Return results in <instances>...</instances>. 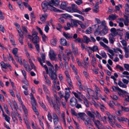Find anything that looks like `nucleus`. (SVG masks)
I'll return each instance as SVG.
<instances>
[{
    "instance_id": "obj_15",
    "label": "nucleus",
    "mask_w": 129,
    "mask_h": 129,
    "mask_svg": "<svg viewBox=\"0 0 129 129\" xmlns=\"http://www.w3.org/2000/svg\"><path fill=\"white\" fill-rule=\"evenodd\" d=\"M118 16L115 14H112L109 16L108 18H107V19L110 20H115L116 18H117Z\"/></svg>"
},
{
    "instance_id": "obj_8",
    "label": "nucleus",
    "mask_w": 129,
    "mask_h": 129,
    "mask_svg": "<svg viewBox=\"0 0 129 129\" xmlns=\"http://www.w3.org/2000/svg\"><path fill=\"white\" fill-rule=\"evenodd\" d=\"M49 76L52 80L53 79H57V74L56 72L55 71L53 72L49 73Z\"/></svg>"
},
{
    "instance_id": "obj_32",
    "label": "nucleus",
    "mask_w": 129,
    "mask_h": 129,
    "mask_svg": "<svg viewBox=\"0 0 129 129\" xmlns=\"http://www.w3.org/2000/svg\"><path fill=\"white\" fill-rule=\"evenodd\" d=\"M83 39L84 41V42L88 44L89 42H91L90 39L87 36H83Z\"/></svg>"
},
{
    "instance_id": "obj_1",
    "label": "nucleus",
    "mask_w": 129,
    "mask_h": 129,
    "mask_svg": "<svg viewBox=\"0 0 129 129\" xmlns=\"http://www.w3.org/2000/svg\"><path fill=\"white\" fill-rule=\"evenodd\" d=\"M52 1H45L41 3V6L44 12L47 11L48 9L52 11L55 12L56 11V9L52 6Z\"/></svg>"
},
{
    "instance_id": "obj_7",
    "label": "nucleus",
    "mask_w": 129,
    "mask_h": 129,
    "mask_svg": "<svg viewBox=\"0 0 129 129\" xmlns=\"http://www.w3.org/2000/svg\"><path fill=\"white\" fill-rule=\"evenodd\" d=\"M77 104V99L74 97H72L70 100V104L72 107L75 106Z\"/></svg>"
},
{
    "instance_id": "obj_9",
    "label": "nucleus",
    "mask_w": 129,
    "mask_h": 129,
    "mask_svg": "<svg viewBox=\"0 0 129 129\" xmlns=\"http://www.w3.org/2000/svg\"><path fill=\"white\" fill-rule=\"evenodd\" d=\"M110 31L111 33L109 34H112L113 36L114 37H115L118 35V31H117L115 28H112L110 29Z\"/></svg>"
},
{
    "instance_id": "obj_52",
    "label": "nucleus",
    "mask_w": 129,
    "mask_h": 129,
    "mask_svg": "<svg viewBox=\"0 0 129 129\" xmlns=\"http://www.w3.org/2000/svg\"><path fill=\"white\" fill-rule=\"evenodd\" d=\"M43 88L44 91L46 93H49V91L47 87L44 85H43Z\"/></svg>"
},
{
    "instance_id": "obj_46",
    "label": "nucleus",
    "mask_w": 129,
    "mask_h": 129,
    "mask_svg": "<svg viewBox=\"0 0 129 129\" xmlns=\"http://www.w3.org/2000/svg\"><path fill=\"white\" fill-rule=\"evenodd\" d=\"M97 116L99 119H101L102 120H103L104 122V120H105L106 119V117L105 116H104V117H103L102 119L101 118V115L99 113L97 114Z\"/></svg>"
},
{
    "instance_id": "obj_42",
    "label": "nucleus",
    "mask_w": 129,
    "mask_h": 129,
    "mask_svg": "<svg viewBox=\"0 0 129 129\" xmlns=\"http://www.w3.org/2000/svg\"><path fill=\"white\" fill-rule=\"evenodd\" d=\"M48 102L50 103L51 106L52 107L53 106V105L55 104L53 102L54 101V100L53 98H52L49 101H48Z\"/></svg>"
},
{
    "instance_id": "obj_33",
    "label": "nucleus",
    "mask_w": 129,
    "mask_h": 129,
    "mask_svg": "<svg viewBox=\"0 0 129 129\" xmlns=\"http://www.w3.org/2000/svg\"><path fill=\"white\" fill-rule=\"evenodd\" d=\"M52 107L54 108L56 111H57L60 107V105L58 104H55Z\"/></svg>"
},
{
    "instance_id": "obj_62",
    "label": "nucleus",
    "mask_w": 129,
    "mask_h": 129,
    "mask_svg": "<svg viewBox=\"0 0 129 129\" xmlns=\"http://www.w3.org/2000/svg\"><path fill=\"white\" fill-rule=\"evenodd\" d=\"M21 28L24 33H27V29L26 28L25 26H21Z\"/></svg>"
},
{
    "instance_id": "obj_22",
    "label": "nucleus",
    "mask_w": 129,
    "mask_h": 129,
    "mask_svg": "<svg viewBox=\"0 0 129 129\" xmlns=\"http://www.w3.org/2000/svg\"><path fill=\"white\" fill-rule=\"evenodd\" d=\"M108 32V29L107 27H105L101 31V35L104 36Z\"/></svg>"
},
{
    "instance_id": "obj_5",
    "label": "nucleus",
    "mask_w": 129,
    "mask_h": 129,
    "mask_svg": "<svg viewBox=\"0 0 129 129\" xmlns=\"http://www.w3.org/2000/svg\"><path fill=\"white\" fill-rule=\"evenodd\" d=\"M36 28L38 30H39L40 34L42 35L43 41L44 42H45L47 39V37L45 35L43 34V32L40 28L38 26H37Z\"/></svg>"
},
{
    "instance_id": "obj_55",
    "label": "nucleus",
    "mask_w": 129,
    "mask_h": 129,
    "mask_svg": "<svg viewBox=\"0 0 129 129\" xmlns=\"http://www.w3.org/2000/svg\"><path fill=\"white\" fill-rule=\"evenodd\" d=\"M123 47H126L127 45V43L126 41L124 40H122L120 41Z\"/></svg>"
},
{
    "instance_id": "obj_29",
    "label": "nucleus",
    "mask_w": 129,
    "mask_h": 129,
    "mask_svg": "<svg viewBox=\"0 0 129 129\" xmlns=\"http://www.w3.org/2000/svg\"><path fill=\"white\" fill-rule=\"evenodd\" d=\"M18 49L17 48H15L12 50V53L14 55L15 57H16V58H17L18 56L17 55L18 51Z\"/></svg>"
},
{
    "instance_id": "obj_53",
    "label": "nucleus",
    "mask_w": 129,
    "mask_h": 129,
    "mask_svg": "<svg viewBox=\"0 0 129 129\" xmlns=\"http://www.w3.org/2000/svg\"><path fill=\"white\" fill-rule=\"evenodd\" d=\"M16 29L19 34L23 33V32L21 29L20 25L16 27Z\"/></svg>"
},
{
    "instance_id": "obj_6",
    "label": "nucleus",
    "mask_w": 129,
    "mask_h": 129,
    "mask_svg": "<svg viewBox=\"0 0 129 129\" xmlns=\"http://www.w3.org/2000/svg\"><path fill=\"white\" fill-rule=\"evenodd\" d=\"M49 55L50 58L51 60H53L55 59L56 55L53 50H50Z\"/></svg>"
},
{
    "instance_id": "obj_25",
    "label": "nucleus",
    "mask_w": 129,
    "mask_h": 129,
    "mask_svg": "<svg viewBox=\"0 0 129 129\" xmlns=\"http://www.w3.org/2000/svg\"><path fill=\"white\" fill-rule=\"evenodd\" d=\"M88 48L92 51L93 52L98 50V47L96 45L92 47H89Z\"/></svg>"
},
{
    "instance_id": "obj_59",
    "label": "nucleus",
    "mask_w": 129,
    "mask_h": 129,
    "mask_svg": "<svg viewBox=\"0 0 129 129\" xmlns=\"http://www.w3.org/2000/svg\"><path fill=\"white\" fill-rule=\"evenodd\" d=\"M36 106H32V108L34 111L35 112L36 114L37 115H39V113L36 109Z\"/></svg>"
},
{
    "instance_id": "obj_37",
    "label": "nucleus",
    "mask_w": 129,
    "mask_h": 129,
    "mask_svg": "<svg viewBox=\"0 0 129 129\" xmlns=\"http://www.w3.org/2000/svg\"><path fill=\"white\" fill-rule=\"evenodd\" d=\"M57 41V39L56 38H54L51 40L50 42L52 45L54 46H55L56 44Z\"/></svg>"
},
{
    "instance_id": "obj_57",
    "label": "nucleus",
    "mask_w": 129,
    "mask_h": 129,
    "mask_svg": "<svg viewBox=\"0 0 129 129\" xmlns=\"http://www.w3.org/2000/svg\"><path fill=\"white\" fill-rule=\"evenodd\" d=\"M3 115L4 116L5 118V120L7 122H9V121L10 118L8 116H7L6 114H3Z\"/></svg>"
},
{
    "instance_id": "obj_26",
    "label": "nucleus",
    "mask_w": 129,
    "mask_h": 129,
    "mask_svg": "<svg viewBox=\"0 0 129 129\" xmlns=\"http://www.w3.org/2000/svg\"><path fill=\"white\" fill-rule=\"evenodd\" d=\"M125 12L127 14H129V3L127 2L125 5Z\"/></svg>"
},
{
    "instance_id": "obj_30",
    "label": "nucleus",
    "mask_w": 129,
    "mask_h": 129,
    "mask_svg": "<svg viewBox=\"0 0 129 129\" xmlns=\"http://www.w3.org/2000/svg\"><path fill=\"white\" fill-rule=\"evenodd\" d=\"M71 24H73L75 27L78 26L77 21L76 20L72 19L71 20Z\"/></svg>"
},
{
    "instance_id": "obj_54",
    "label": "nucleus",
    "mask_w": 129,
    "mask_h": 129,
    "mask_svg": "<svg viewBox=\"0 0 129 129\" xmlns=\"http://www.w3.org/2000/svg\"><path fill=\"white\" fill-rule=\"evenodd\" d=\"M100 54L103 58H106L107 57V55L104 52H101Z\"/></svg>"
},
{
    "instance_id": "obj_4",
    "label": "nucleus",
    "mask_w": 129,
    "mask_h": 129,
    "mask_svg": "<svg viewBox=\"0 0 129 129\" xmlns=\"http://www.w3.org/2000/svg\"><path fill=\"white\" fill-rule=\"evenodd\" d=\"M65 89L66 91H65L64 98L66 102H67L70 96V92L69 90L70 89L69 88H66Z\"/></svg>"
},
{
    "instance_id": "obj_10",
    "label": "nucleus",
    "mask_w": 129,
    "mask_h": 129,
    "mask_svg": "<svg viewBox=\"0 0 129 129\" xmlns=\"http://www.w3.org/2000/svg\"><path fill=\"white\" fill-rule=\"evenodd\" d=\"M60 42L62 45L67 46H68L69 45V44L67 43L66 40L63 38H62L61 39Z\"/></svg>"
},
{
    "instance_id": "obj_50",
    "label": "nucleus",
    "mask_w": 129,
    "mask_h": 129,
    "mask_svg": "<svg viewBox=\"0 0 129 129\" xmlns=\"http://www.w3.org/2000/svg\"><path fill=\"white\" fill-rule=\"evenodd\" d=\"M73 8L71 7H67L66 8L65 10L68 12L73 13Z\"/></svg>"
},
{
    "instance_id": "obj_24",
    "label": "nucleus",
    "mask_w": 129,
    "mask_h": 129,
    "mask_svg": "<svg viewBox=\"0 0 129 129\" xmlns=\"http://www.w3.org/2000/svg\"><path fill=\"white\" fill-rule=\"evenodd\" d=\"M51 1H52V4L51 6H53V5H55V6H58L59 4V1L58 0H51Z\"/></svg>"
},
{
    "instance_id": "obj_64",
    "label": "nucleus",
    "mask_w": 129,
    "mask_h": 129,
    "mask_svg": "<svg viewBox=\"0 0 129 129\" xmlns=\"http://www.w3.org/2000/svg\"><path fill=\"white\" fill-rule=\"evenodd\" d=\"M122 113V110H119L118 111H116L115 112V113L117 115L120 116L121 115V114Z\"/></svg>"
},
{
    "instance_id": "obj_41",
    "label": "nucleus",
    "mask_w": 129,
    "mask_h": 129,
    "mask_svg": "<svg viewBox=\"0 0 129 129\" xmlns=\"http://www.w3.org/2000/svg\"><path fill=\"white\" fill-rule=\"evenodd\" d=\"M47 16V15L46 14L42 15V17L40 18L41 20L43 22H44Z\"/></svg>"
},
{
    "instance_id": "obj_39",
    "label": "nucleus",
    "mask_w": 129,
    "mask_h": 129,
    "mask_svg": "<svg viewBox=\"0 0 129 129\" xmlns=\"http://www.w3.org/2000/svg\"><path fill=\"white\" fill-rule=\"evenodd\" d=\"M92 65L94 67H95V65L96 64V60L95 58H93V60H92L91 62Z\"/></svg>"
},
{
    "instance_id": "obj_51",
    "label": "nucleus",
    "mask_w": 129,
    "mask_h": 129,
    "mask_svg": "<svg viewBox=\"0 0 129 129\" xmlns=\"http://www.w3.org/2000/svg\"><path fill=\"white\" fill-rule=\"evenodd\" d=\"M48 118V119L51 122H52V117L51 114V113L48 112V115H47Z\"/></svg>"
},
{
    "instance_id": "obj_34",
    "label": "nucleus",
    "mask_w": 129,
    "mask_h": 129,
    "mask_svg": "<svg viewBox=\"0 0 129 129\" xmlns=\"http://www.w3.org/2000/svg\"><path fill=\"white\" fill-rule=\"evenodd\" d=\"M29 62L30 64L31 69H34L35 71H36V67L30 59H29Z\"/></svg>"
},
{
    "instance_id": "obj_47",
    "label": "nucleus",
    "mask_w": 129,
    "mask_h": 129,
    "mask_svg": "<svg viewBox=\"0 0 129 129\" xmlns=\"http://www.w3.org/2000/svg\"><path fill=\"white\" fill-rule=\"evenodd\" d=\"M87 114L89 116L93 118V119L94 118V115L90 111H87Z\"/></svg>"
},
{
    "instance_id": "obj_2",
    "label": "nucleus",
    "mask_w": 129,
    "mask_h": 129,
    "mask_svg": "<svg viewBox=\"0 0 129 129\" xmlns=\"http://www.w3.org/2000/svg\"><path fill=\"white\" fill-rule=\"evenodd\" d=\"M40 55L42 59L39 57H38V59L40 62L41 64L45 68L47 73L48 74V70L47 66L45 64L44 65L43 64V63H45V55L44 53H40Z\"/></svg>"
},
{
    "instance_id": "obj_18",
    "label": "nucleus",
    "mask_w": 129,
    "mask_h": 129,
    "mask_svg": "<svg viewBox=\"0 0 129 129\" xmlns=\"http://www.w3.org/2000/svg\"><path fill=\"white\" fill-rule=\"evenodd\" d=\"M92 120L93 121L94 123H95V125L99 129V128H100L99 127V125L100 126H103L101 124L100 121L99 120H97L96 121L95 120L94 118L92 119Z\"/></svg>"
},
{
    "instance_id": "obj_23",
    "label": "nucleus",
    "mask_w": 129,
    "mask_h": 129,
    "mask_svg": "<svg viewBox=\"0 0 129 129\" xmlns=\"http://www.w3.org/2000/svg\"><path fill=\"white\" fill-rule=\"evenodd\" d=\"M63 36L67 39H70L72 37V34H70L68 33L66 34L65 32L63 33Z\"/></svg>"
},
{
    "instance_id": "obj_60",
    "label": "nucleus",
    "mask_w": 129,
    "mask_h": 129,
    "mask_svg": "<svg viewBox=\"0 0 129 129\" xmlns=\"http://www.w3.org/2000/svg\"><path fill=\"white\" fill-rule=\"evenodd\" d=\"M106 50L108 52L111 54L112 55H114V53L113 50L110 49L109 47H108V48H107Z\"/></svg>"
},
{
    "instance_id": "obj_40",
    "label": "nucleus",
    "mask_w": 129,
    "mask_h": 129,
    "mask_svg": "<svg viewBox=\"0 0 129 129\" xmlns=\"http://www.w3.org/2000/svg\"><path fill=\"white\" fill-rule=\"evenodd\" d=\"M61 116L63 118L64 124L65 126H66L67 124L66 123V120L65 118V114L63 112L61 114Z\"/></svg>"
},
{
    "instance_id": "obj_31",
    "label": "nucleus",
    "mask_w": 129,
    "mask_h": 129,
    "mask_svg": "<svg viewBox=\"0 0 129 129\" xmlns=\"http://www.w3.org/2000/svg\"><path fill=\"white\" fill-rule=\"evenodd\" d=\"M118 84L120 87L123 88H126L127 87L126 85L123 83L120 80H118Z\"/></svg>"
},
{
    "instance_id": "obj_44",
    "label": "nucleus",
    "mask_w": 129,
    "mask_h": 129,
    "mask_svg": "<svg viewBox=\"0 0 129 129\" xmlns=\"http://www.w3.org/2000/svg\"><path fill=\"white\" fill-rule=\"evenodd\" d=\"M82 63L84 64L83 67L85 68H87L89 66L88 61H84V62H82Z\"/></svg>"
},
{
    "instance_id": "obj_17",
    "label": "nucleus",
    "mask_w": 129,
    "mask_h": 129,
    "mask_svg": "<svg viewBox=\"0 0 129 129\" xmlns=\"http://www.w3.org/2000/svg\"><path fill=\"white\" fill-rule=\"evenodd\" d=\"M30 96H31V102L32 106H36L37 103L32 93H30Z\"/></svg>"
},
{
    "instance_id": "obj_63",
    "label": "nucleus",
    "mask_w": 129,
    "mask_h": 129,
    "mask_svg": "<svg viewBox=\"0 0 129 129\" xmlns=\"http://www.w3.org/2000/svg\"><path fill=\"white\" fill-rule=\"evenodd\" d=\"M30 16L31 18V20L33 21H34L35 20V17L34 15V13L32 12L30 14Z\"/></svg>"
},
{
    "instance_id": "obj_14",
    "label": "nucleus",
    "mask_w": 129,
    "mask_h": 129,
    "mask_svg": "<svg viewBox=\"0 0 129 129\" xmlns=\"http://www.w3.org/2000/svg\"><path fill=\"white\" fill-rule=\"evenodd\" d=\"M77 117L78 118L80 117L81 119L83 120H84L85 117H87V116L85 113H78Z\"/></svg>"
},
{
    "instance_id": "obj_11",
    "label": "nucleus",
    "mask_w": 129,
    "mask_h": 129,
    "mask_svg": "<svg viewBox=\"0 0 129 129\" xmlns=\"http://www.w3.org/2000/svg\"><path fill=\"white\" fill-rule=\"evenodd\" d=\"M113 116L111 115H109L108 116V118L109 120V122L110 123L112 126L113 127H115L114 124L115 123V122L113 121L112 120V118L113 117Z\"/></svg>"
},
{
    "instance_id": "obj_28",
    "label": "nucleus",
    "mask_w": 129,
    "mask_h": 129,
    "mask_svg": "<svg viewBox=\"0 0 129 129\" xmlns=\"http://www.w3.org/2000/svg\"><path fill=\"white\" fill-rule=\"evenodd\" d=\"M117 120L120 122H121L123 121H125V122L127 121L128 119L125 117H118L117 118Z\"/></svg>"
},
{
    "instance_id": "obj_61",
    "label": "nucleus",
    "mask_w": 129,
    "mask_h": 129,
    "mask_svg": "<svg viewBox=\"0 0 129 129\" xmlns=\"http://www.w3.org/2000/svg\"><path fill=\"white\" fill-rule=\"evenodd\" d=\"M34 45H35V47L37 50V51H38V52L39 53V43H37L36 44H34Z\"/></svg>"
},
{
    "instance_id": "obj_49",
    "label": "nucleus",
    "mask_w": 129,
    "mask_h": 129,
    "mask_svg": "<svg viewBox=\"0 0 129 129\" xmlns=\"http://www.w3.org/2000/svg\"><path fill=\"white\" fill-rule=\"evenodd\" d=\"M92 29V28L90 27L88 28L85 31V33L87 34H90L91 33Z\"/></svg>"
},
{
    "instance_id": "obj_21",
    "label": "nucleus",
    "mask_w": 129,
    "mask_h": 129,
    "mask_svg": "<svg viewBox=\"0 0 129 129\" xmlns=\"http://www.w3.org/2000/svg\"><path fill=\"white\" fill-rule=\"evenodd\" d=\"M84 124L86 126L89 127V128H90V127H89V124H90L92 126V123L91 122L89 118H87V120H85L84 122Z\"/></svg>"
},
{
    "instance_id": "obj_13",
    "label": "nucleus",
    "mask_w": 129,
    "mask_h": 129,
    "mask_svg": "<svg viewBox=\"0 0 129 129\" xmlns=\"http://www.w3.org/2000/svg\"><path fill=\"white\" fill-rule=\"evenodd\" d=\"M44 77L45 79L46 84L48 86H50L51 85V81L48 79L47 74H44Z\"/></svg>"
},
{
    "instance_id": "obj_3",
    "label": "nucleus",
    "mask_w": 129,
    "mask_h": 129,
    "mask_svg": "<svg viewBox=\"0 0 129 129\" xmlns=\"http://www.w3.org/2000/svg\"><path fill=\"white\" fill-rule=\"evenodd\" d=\"M28 36L30 40L34 44L39 43V38L37 35L33 37H32L30 35H28Z\"/></svg>"
},
{
    "instance_id": "obj_19",
    "label": "nucleus",
    "mask_w": 129,
    "mask_h": 129,
    "mask_svg": "<svg viewBox=\"0 0 129 129\" xmlns=\"http://www.w3.org/2000/svg\"><path fill=\"white\" fill-rule=\"evenodd\" d=\"M109 40L110 42L112 44H113L114 42L115 41V39L114 38L115 37L113 36L112 34H109Z\"/></svg>"
},
{
    "instance_id": "obj_48",
    "label": "nucleus",
    "mask_w": 129,
    "mask_h": 129,
    "mask_svg": "<svg viewBox=\"0 0 129 129\" xmlns=\"http://www.w3.org/2000/svg\"><path fill=\"white\" fill-rule=\"evenodd\" d=\"M73 12H76L78 13H79L80 14L83 15L84 13H83L82 12H81L80 11L78 10L77 9H75L73 8Z\"/></svg>"
},
{
    "instance_id": "obj_16",
    "label": "nucleus",
    "mask_w": 129,
    "mask_h": 129,
    "mask_svg": "<svg viewBox=\"0 0 129 129\" xmlns=\"http://www.w3.org/2000/svg\"><path fill=\"white\" fill-rule=\"evenodd\" d=\"M68 5V3L66 2H62L60 5V8L63 10H65L67 7V6Z\"/></svg>"
},
{
    "instance_id": "obj_27",
    "label": "nucleus",
    "mask_w": 129,
    "mask_h": 129,
    "mask_svg": "<svg viewBox=\"0 0 129 129\" xmlns=\"http://www.w3.org/2000/svg\"><path fill=\"white\" fill-rule=\"evenodd\" d=\"M1 65L2 67L5 69H6L7 67L10 66V64L7 63L6 64L3 61H2L1 62Z\"/></svg>"
},
{
    "instance_id": "obj_38",
    "label": "nucleus",
    "mask_w": 129,
    "mask_h": 129,
    "mask_svg": "<svg viewBox=\"0 0 129 129\" xmlns=\"http://www.w3.org/2000/svg\"><path fill=\"white\" fill-rule=\"evenodd\" d=\"M87 91L89 95H92V94H94V91L90 88L87 89Z\"/></svg>"
},
{
    "instance_id": "obj_43",
    "label": "nucleus",
    "mask_w": 129,
    "mask_h": 129,
    "mask_svg": "<svg viewBox=\"0 0 129 129\" xmlns=\"http://www.w3.org/2000/svg\"><path fill=\"white\" fill-rule=\"evenodd\" d=\"M100 45L106 49L107 48H108V47L105 45L104 43L102 41L100 42Z\"/></svg>"
},
{
    "instance_id": "obj_58",
    "label": "nucleus",
    "mask_w": 129,
    "mask_h": 129,
    "mask_svg": "<svg viewBox=\"0 0 129 129\" xmlns=\"http://www.w3.org/2000/svg\"><path fill=\"white\" fill-rule=\"evenodd\" d=\"M101 25H100V28H101L102 27V26H103L104 27H106V23L105 22V21H102L101 22Z\"/></svg>"
},
{
    "instance_id": "obj_20",
    "label": "nucleus",
    "mask_w": 129,
    "mask_h": 129,
    "mask_svg": "<svg viewBox=\"0 0 129 129\" xmlns=\"http://www.w3.org/2000/svg\"><path fill=\"white\" fill-rule=\"evenodd\" d=\"M19 37L18 38V40L20 43L21 45L23 44V39L24 38L23 33L19 34Z\"/></svg>"
},
{
    "instance_id": "obj_35",
    "label": "nucleus",
    "mask_w": 129,
    "mask_h": 129,
    "mask_svg": "<svg viewBox=\"0 0 129 129\" xmlns=\"http://www.w3.org/2000/svg\"><path fill=\"white\" fill-rule=\"evenodd\" d=\"M24 65L26 70L27 71H30L31 70V69L30 68L29 64L27 63H24Z\"/></svg>"
},
{
    "instance_id": "obj_56",
    "label": "nucleus",
    "mask_w": 129,
    "mask_h": 129,
    "mask_svg": "<svg viewBox=\"0 0 129 129\" xmlns=\"http://www.w3.org/2000/svg\"><path fill=\"white\" fill-rule=\"evenodd\" d=\"M78 49L77 48H76L75 49L72 50L73 52L74 53L75 56L77 55L78 54Z\"/></svg>"
},
{
    "instance_id": "obj_45",
    "label": "nucleus",
    "mask_w": 129,
    "mask_h": 129,
    "mask_svg": "<svg viewBox=\"0 0 129 129\" xmlns=\"http://www.w3.org/2000/svg\"><path fill=\"white\" fill-rule=\"evenodd\" d=\"M74 41L75 43H77V42H80L82 43L83 42V40L82 39H80L79 38H78L77 39H75L74 40Z\"/></svg>"
},
{
    "instance_id": "obj_12",
    "label": "nucleus",
    "mask_w": 129,
    "mask_h": 129,
    "mask_svg": "<svg viewBox=\"0 0 129 129\" xmlns=\"http://www.w3.org/2000/svg\"><path fill=\"white\" fill-rule=\"evenodd\" d=\"M20 102L22 105V108L23 110V111L25 114V115L26 116H27L28 113V112L27 110L23 104L22 102V101Z\"/></svg>"
},
{
    "instance_id": "obj_36",
    "label": "nucleus",
    "mask_w": 129,
    "mask_h": 129,
    "mask_svg": "<svg viewBox=\"0 0 129 129\" xmlns=\"http://www.w3.org/2000/svg\"><path fill=\"white\" fill-rule=\"evenodd\" d=\"M121 108L122 111L127 112L129 111V108L128 107H126L122 106H121Z\"/></svg>"
}]
</instances>
